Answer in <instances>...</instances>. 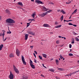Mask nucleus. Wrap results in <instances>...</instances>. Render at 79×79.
Returning a JSON list of instances; mask_svg holds the SVG:
<instances>
[{
	"instance_id": "nucleus-30",
	"label": "nucleus",
	"mask_w": 79,
	"mask_h": 79,
	"mask_svg": "<svg viewBox=\"0 0 79 79\" xmlns=\"http://www.w3.org/2000/svg\"><path fill=\"white\" fill-rule=\"evenodd\" d=\"M39 57L40 60H42V57L40 56H39Z\"/></svg>"
},
{
	"instance_id": "nucleus-63",
	"label": "nucleus",
	"mask_w": 79,
	"mask_h": 79,
	"mask_svg": "<svg viewBox=\"0 0 79 79\" xmlns=\"http://www.w3.org/2000/svg\"><path fill=\"white\" fill-rule=\"evenodd\" d=\"M41 45H44L42 43V42H41Z\"/></svg>"
},
{
	"instance_id": "nucleus-49",
	"label": "nucleus",
	"mask_w": 79,
	"mask_h": 79,
	"mask_svg": "<svg viewBox=\"0 0 79 79\" xmlns=\"http://www.w3.org/2000/svg\"><path fill=\"white\" fill-rule=\"evenodd\" d=\"M73 26H74V27H77V25H76L73 24Z\"/></svg>"
},
{
	"instance_id": "nucleus-21",
	"label": "nucleus",
	"mask_w": 79,
	"mask_h": 79,
	"mask_svg": "<svg viewBox=\"0 0 79 79\" xmlns=\"http://www.w3.org/2000/svg\"><path fill=\"white\" fill-rule=\"evenodd\" d=\"M43 10H44V11H47V10H48L47 9V8H46L44 6L43 7Z\"/></svg>"
},
{
	"instance_id": "nucleus-60",
	"label": "nucleus",
	"mask_w": 79,
	"mask_h": 79,
	"mask_svg": "<svg viewBox=\"0 0 79 79\" xmlns=\"http://www.w3.org/2000/svg\"><path fill=\"white\" fill-rule=\"evenodd\" d=\"M73 21V20H69V21Z\"/></svg>"
},
{
	"instance_id": "nucleus-28",
	"label": "nucleus",
	"mask_w": 79,
	"mask_h": 79,
	"mask_svg": "<svg viewBox=\"0 0 79 79\" xmlns=\"http://www.w3.org/2000/svg\"><path fill=\"white\" fill-rule=\"evenodd\" d=\"M52 10H50L48 11H47L46 13H50V12H52Z\"/></svg>"
},
{
	"instance_id": "nucleus-25",
	"label": "nucleus",
	"mask_w": 79,
	"mask_h": 79,
	"mask_svg": "<svg viewBox=\"0 0 79 79\" xmlns=\"http://www.w3.org/2000/svg\"><path fill=\"white\" fill-rule=\"evenodd\" d=\"M72 41L71 42V44H74V38H72Z\"/></svg>"
},
{
	"instance_id": "nucleus-16",
	"label": "nucleus",
	"mask_w": 79,
	"mask_h": 79,
	"mask_svg": "<svg viewBox=\"0 0 79 79\" xmlns=\"http://www.w3.org/2000/svg\"><path fill=\"white\" fill-rule=\"evenodd\" d=\"M56 63L57 65L59 64V62H58V60L57 59L56 60Z\"/></svg>"
},
{
	"instance_id": "nucleus-18",
	"label": "nucleus",
	"mask_w": 79,
	"mask_h": 79,
	"mask_svg": "<svg viewBox=\"0 0 79 79\" xmlns=\"http://www.w3.org/2000/svg\"><path fill=\"white\" fill-rule=\"evenodd\" d=\"M61 27V25H60L56 26H55V28H58V27Z\"/></svg>"
},
{
	"instance_id": "nucleus-8",
	"label": "nucleus",
	"mask_w": 79,
	"mask_h": 79,
	"mask_svg": "<svg viewBox=\"0 0 79 79\" xmlns=\"http://www.w3.org/2000/svg\"><path fill=\"white\" fill-rule=\"evenodd\" d=\"M15 71L16 73H17V74H19V70H18L17 69H15L14 70Z\"/></svg>"
},
{
	"instance_id": "nucleus-20",
	"label": "nucleus",
	"mask_w": 79,
	"mask_h": 79,
	"mask_svg": "<svg viewBox=\"0 0 79 79\" xmlns=\"http://www.w3.org/2000/svg\"><path fill=\"white\" fill-rule=\"evenodd\" d=\"M27 77H26L25 76H23L22 77V79H27Z\"/></svg>"
},
{
	"instance_id": "nucleus-38",
	"label": "nucleus",
	"mask_w": 79,
	"mask_h": 79,
	"mask_svg": "<svg viewBox=\"0 0 79 79\" xmlns=\"http://www.w3.org/2000/svg\"><path fill=\"white\" fill-rule=\"evenodd\" d=\"M71 1H70L69 2H66V4H69V3H71Z\"/></svg>"
},
{
	"instance_id": "nucleus-59",
	"label": "nucleus",
	"mask_w": 79,
	"mask_h": 79,
	"mask_svg": "<svg viewBox=\"0 0 79 79\" xmlns=\"http://www.w3.org/2000/svg\"><path fill=\"white\" fill-rule=\"evenodd\" d=\"M3 42H5V40H6V39H4H4H3Z\"/></svg>"
},
{
	"instance_id": "nucleus-12",
	"label": "nucleus",
	"mask_w": 79,
	"mask_h": 79,
	"mask_svg": "<svg viewBox=\"0 0 79 79\" xmlns=\"http://www.w3.org/2000/svg\"><path fill=\"white\" fill-rule=\"evenodd\" d=\"M17 4L18 5H21V6H23V3H22V2H19Z\"/></svg>"
},
{
	"instance_id": "nucleus-34",
	"label": "nucleus",
	"mask_w": 79,
	"mask_h": 79,
	"mask_svg": "<svg viewBox=\"0 0 79 79\" xmlns=\"http://www.w3.org/2000/svg\"><path fill=\"white\" fill-rule=\"evenodd\" d=\"M77 9H76L74 11V13H76V12H77Z\"/></svg>"
},
{
	"instance_id": "nucleus-24",
	"label": "nucleus",
	"mask_w": 79,
	"mask_h": 79,
	"mask_svg": "<svg viewBox=\"0 0 79 79\" xmlns=\"http://www.w3.org/2000/svg\"><path fill=\"white\" fill-rule=\"evenodd\" d=\"M58 70L59 71H63L64 70V69L58 68Z\"/></svg>"
},
{
	"instance_id": "nucleus-13",
	"label": "nucleus",
	"mask_w": 79,
	"mask_h": 79,
	"mask_svg": "<svg viewBox=\"0 0 79 79\" xmlns=\"http://www.w3.org/2000/svg\"><path fill=\"white\" fill-rule=\"evenodd\" d=\"M6 13H8V14H10V11L8 9H6Z\"/></svg>"
},
{
	"instance_id": "nucleus-41",
	"label": "nucleus",
	"mask_w": 79,
	"mask_h": 79,
	"mask_svg": "<svg viewBox=\"0 0 79 79\" xmlns=\"http://www.w3.org/2000/svg\"><path fill=\"white\" fill-rule=\"evenodd\" d=\"M49 3L50 4H51L52 5H54V3L52 2H50Z\"/></svg>"
},
{
	"instance_id": "nucleus-53",
	"label": "nucleus",
	"mask_w": 79,
	"mask_h": 79,
	"mask_svg": "<svg viewBox=\"0 0 79 79\" xmlns=\"http://www.w3.org/2000/svg\"><path fill=\"white\" fill-rule=\"evenodd\" d=\"M2 32H3V33H5V30H2Z\"/></svg>"
},
{
	"instance_id": "nucleus-5",
	"label": "nucleus",
	"mask_w": 79,
	"mask_h": 79,
	"mask_svg": "<svg viewBox=\"0 0 79 79\" xmlns=\"http://www.w3.org/2000/svg\"><path fill=\"white\" fill-rule=\"evenodd\" d=\"M19 53H20V52L17 49L16 50V54L17 55V56H19Z\"/></svg>"
},
{
	"instance_id": "nucleus-6",
	"label": "nucleus",
	"mask_w": 79,
	"mask_h": 79,
	"mask_svg": "<svg viewBox=\"0 0 79 79\" xmlns=\"http://www.w3.org/2000/svg\"><path fill=\"white\" fill-rule=\"evenodd\" d=\"M28 34H31V35H35V33H33V32L32 31H28Z\"/></svg>"
},
{
	"instance_id": "nucleus-61",
	"label": "nucleus",
	"mask_w": 79,
	"mask_h": 79,
	"mask_svg": "<svg viewBox=\"0 0 79 79\" xmlns=\"http://www.w3.org/2000/svg\"><path fill=\"white\" fill-rule=\"evenodd\" d=\"M71 16H72V15H70V17L69 18V19H71Z\"/></svg>"
},
{
	"instance_id": "nucleus-23",
	"label": "nucleus",
	"mask_w": 79,
	"mask_h": 79,
	"mask_svg": "<svg viewBox=\"0 0 79 79\" xmlns=\"http://www.w3.org/2000/svg\"><path fill=\"white\" fill-rule=\"evenodd\" d=\"M30 65L32 64L33 63L32 62V60H31V59H30Z\"/></svg>"
},
{
	"instance_id": "nucleus-44",
	"label": "nucleus",
	"mask_w": 79,
	"mask_h": 79,
	"mask_svg": "<svg viewBox=\"0 0 79 79\" xmlns=\"http://www.w3.org/2000/svg\"><path fill=\"white\" fill-rule=\"evenodd\" d=\"M33 47H34V46H30V48H31V49H32Z\"/></svg>"
},
{
	"instance_id": "nucleus-47",
	"label": "nucleus",
	"mask_w": 79,
	"mask_h": 79,
	"mask_svg": "<svg viewBox=\"0 0 79 79\" xmlns=\"http://www.w3.org/2000/svg\"><path fill=\"white\" fill-rule=\"evenodd\" d=\"M41 76H42V77H45V76H44V75L42 74L41 75Z\"/></svg>"
},
{
	"instance_id": "nucleus-11",
	"label": "nucleus",
	"mask_w": 79,
	"mask_h": 79,
	"mask_svg": "<svg viewBox=\"0 0 79 79\" xmlns=\"http://www.w3.org/2000/svg\"><path fill=\"white\" fill-rule=\"evenodd\" d=\"M31 67L33 69H35V65L33 64H31V65H30Z\"/></svg>"
},
{
	"instance_id": "nucleus-51",
	"label": "nucleus",
	"mask_w": 79,
	"mask_h": 79,
	"mask_svg": "<svg viewBox=\"0 0 79 79\" xmlns=\"http://www.w3.org/2000/svg\"><path fill=\"white\" fill-rule=\"evenodd\" d=\"M34 60H35L34 61V62L35 63H37V60H36L35 59H34Z\"/></svg>"
},
{
	"instance_id": "nucleus-35",
	"label": "nucleus",
	"mask_w": 79,
	"mask_h": 79,
	"mask_svg": "<svg viewBox=\"0 0 79 79\" xmlns=\"http://www.w3.org/2000/svg\"><path fill=\"white\" fill-rule=\"evenodd\" d=\"M13 68H14V70H15V69H17L16 67V66L14 65H13Z\"/></svg>"
},
{
	"instance_id": "nucleus-33",
	"label": "nucleus",
	"mask_w": 79,
	"mask_h": 79,
	"mask_svg": "<svg viewBox=\"0 0 79 79\" xmlns=\"http://www.w3.org/2000/svg\"><path fill=\"white\" fill-rule=\"evenodd\" d=\"M68 24H69V26H71V25H73V24H72V23H69Z\"/></svg>"
},
{
	"instance_id": "nucleus-45",
	"label": "nucleus",
	"mask_w": 79,
	"mask_h": 79,
	"mask_svg": "<svg viewBox=\"0 0 79 79\" xmlns=\"http://www.w3.org/2000/svg\"><path fill=\"white\" fill-rule=\"evenodd\" d=\"M64 23H65L64 21H66V22H69V20H64Z\"/></svg>"
},
{
	"instance_id": "nucleus-56",
	"label": "nucleus",
	"mask_w": 79,
	"mask_h": 79,
	"mask_svg": "<svg viewBox=\"0 0 79 79\" xmlns=\"http://www.w3.org/2000/svg\"><path fill=\"white\" fill-rule=\"evenodd\" d=\"M71 74H70V76H71V75H72V74H73L74 73H73V72L72 73H70Z\"/></svg>"
},
{
	"instance_id": "nucleus-10",
	"label": "nucleus",
	"mask_w": 79,
	"mask_h": 79,
	"mask_svg": "<svg viewBox=\"0 0 79 79\" xmlns=\"http://www.w3.org/2000/svg\"><path fill=\"white\" fill-rule=\"evenodd\" d=\"M25 39L26 40H27V38H28V35L27 34H26L25 35Z\"/></svg>"
},
{
	"instance_id": "nucleus-36",
	"label": "nucleus",
	"mask_w": 79,
	"mask_h": 79,
	"mask_svg": "<svg viewBox=\"0 0 79 79\" xmlns=\"http://www.w3.org/2000/svg\"><path fill=\"white\" fill-rule=\"evenodd\" d=\"M35 14H33L32 15H31V16H32L33 18H34V16H35Z\"/></svg>"
},
{
	"instance_id": "nucleus-7",
	"label": "nucleus",
	"mask_w": 79,
	"mask_h": 79,
	"mask_svg": "<svg viewBox=\"0 0 79 79\" xmlns=\"http://www.w3.org/2000/svg\"><path fill=\"white\" fill-rule=\"evenodd\" d=\"M43 26L44 27H49V25H48V24H44L43 25Z\"/></svg>"
},
{
	"instance_id": "nucleus-2",
	"label": "nucleus",
	"mask_w": 79,
	"mask_h": 79,
	"mask_svg": "<svg viewBox=\"0 0 79 79\" xmlns=\"http://www.w3.org/2000/svg\"><path fill=\"white\" fill-rule=\"evenodd\" d=\"M22 60L23 64H24V65H26V62L25 61L23 55L22 56Z\"/></svg>"
},
{
	"instance_id": "nucleus-50",
	"label": "nucleus",
	"mask_w": 79,
	"mask_h": 79,
	"mask_svg": "<svg viewBox=\"0 0 79 79\" xmlns=\"http://www.w3.org/2000/svg\"><path fill=\"white\" fill-rule=\"evenodd\" d=\"M77 72H78L77 71H76L74 72L73 73V74H76V73H77Z\"/></svg>"
},
{
	"instance_id": "nucleus-32",
	"label": "nucleus",
	"mask_w": 79,
	"mask_h": 79,
	"mask_svg": "<svg viewBox=\"0 0 79 79\" xmlns=\"http://www.w3.org/2000/svg\"><path fill=\"white\" fill-rule=\"evenodd\" d=\"M69 56H73V54L71 53H70L69 54Z\"/></svg>"
},
{
	"instance_id": "nucleus-58",
	"label": "nucleus",
	"mask_w": 79,
	"mask_h": 79,
	"mask_svg": "<svg viewBox=\"0 0 79 79\" xmlns=\"http://www.w3.org/2000/svg\"><path fill=\"white\" fill-rule=\"evenodd\" d=\"M38 15L39 16H40L41 17V14H39Z\"/></svg>"
},
{
	"instance_id": "nucleus-22",
	"label": "nucleus",
	"mask_w": 79,
	"mask_h": 79,
	"mask_svg": "<svg viewBox=\"0 0 79 79\" xmlns=\"http://www.w3.org/2000/svg\"><path fill=\"white\" fill-rule=\"evenodd\" d=\"M44 57L46 58H47V55L45 54H43L42 55Z\"/></svg>"
},
{
	"instance_id": "nucleus-54",
	"label": "nucleus",
	"mask_w": 79,
	"mask_h": 79,
	"mask_svg": "<svg viewBox=\"0 0 79 79\" xmlns=\"http://www.w3.org/2000/svg\"><path fill=\"white\" fill-rule=\"evenodd\" d=\"M55 23L56 25H57V24H58L57 22H56Z\"/></svg>"
},
{
	"instance_id": "nucleus-31",
	"label": "nucleus",
	"mask_w": 79,
	"mask_h": 79,
	"mask_svg": "<svg viewBox=\"0 0 79 79\" xmlns=\"http://www.w3.org/2000/svg\"><path fill=\"white\" fill-rule=\"evenodd\" d=\"M2 38H3V40L4 39V35H5V33H3V34H2Z\"/></svg>"
},
{
	"instance_id": "nucleus-9",
	"label": "nucleus",
	"mask_w": 79,
	"mask_h": 79,
	"mask_svg": "<svg viewBox=\"0 0 79 79\" xmlns=\"http://www.w3.org/2000/svg\"><path fill=\"white\" fill-rule=\"evenodd\" d=\"M47 14V13H43L42 14H41V17H44V16H45Z\"/></svg>"
},
{
	"instance_id": "nucleus-17",
	"label": "nucleus",
	"mask_w": 79,
	"mask_h": 79,
	"mask_svg": "<svg viewBox=\"0 0 79 79\" xmlns=\"http://www.w3.org/2000/svg\"><path fill=\"white\" fill-rule=\"evenodd\" d=\"M48 71H51V72H55V71H54V69H49Z\"/></svg>"
},
{
	"instance_id": "nucleus-43",
	"label": "nucleus",
	"mask_w": 79,
	"mask_h": 79,
	"mask_svg": "<svg viewBox=\"0 0 79 79\" xmlns=\"http://www.w3.org/2000/svg\"><path fill=\"white\" fill-rule=\"evenodd\" d=\"M42 65L44 68H47V67L44 66V64H42Z\"/></svg>"
},
{
	"instance_id": "nucleus-26",
	"label": "nucleus",
	"mask_w": 79,
	"mask_h": 79,
	"mask_svg": "<svg viewBox=\"0 0 79 79\" xmlns=\"http://www.w3.org/2000/svg\"><path fill=\"white\" fill-rule=\"evenodd\" d=\"M27 27H29V26H30V23H27Z\"/></svg>"
},
{
	"instance_id": "nucleus-42",
	"label": "nucleus",
	"mask_w": 79,
	"mask_h": 79,
	"mask_svg": "<svg viewBox=\"0 0 79 79\" xmlns=\"http://www.w3.org/2000/svg\"><path fill=\"white\" fill-rule=\"evenodd\" d=\"M56 79H60V77H57V76L56 77Z\"/></svg>"
},
{
	"instance_id": "nucleus-48",
	"label": "nucleus",
	"mask_w": 79,
	"mask_h": 79,
	"mask_svg": "<svg viewBox=\"0 0 79 79\" xmlns=\"http://www.w3.org/2000/svg\"><path fill=\"white\" fill-rule=\"evenodd\" d=\"M34 52L36 55H37V52L35 51H34Z\"/></svg>"
},
{
	"instance_id": "nucleus-1",
	"label": "nucleus",
	"mask_w": 79,
	"mask_h": 79,
	"mask_svg": "<svg viewBox=\"0 0 79 79\" xmlns=\"http://www.w3.org/2000/svg\"><path fill=\"white\" fill-rule=\"evenodd\" d=\"M6 22L7 23H10L9 24V25H11L13 26V24H14L15 23V21L11 19H8L6 20Z\"/></svg>"
},
{
	"instance_id": "nucleus-64",
	"label": "nucleus",
	"mask_w": 79,
	"mask_h": 79,
	"mask_svg": "<svg viewBox=\"0 0 79 79\" xmlns=\"http://www.w3.org/2000/svg\"><path fill=\"white\" fill-rule=\"evenodd\" d=\"M7 34H9V31H7Z\"/></svg>"
},
{
	"instance_id": "nucleus-4",
	"label": "nucleus",
	"mask_w": 79,
	"mask_h": 79,
	"mask_svg": "<svg viewBox=\"0 0 79 79\" xmlns=\"http://www.w3.org/2000/svg\"><path fill=\"white\" fill-rule=\"evenodd\" d=\"M9 77L10 79H13L14 78V76H13V74L11 73V72H10V75L9 76Z\"/></svg>"
},
{
	"instance_id": "nucleus-46",
	"label": "nucleus",
	"mask_w": 79,
	"mask_h": 79,
	"mask_svg": "<svg viewBox=\"0 0 79 79\" xmlns=\"http://www.w3.org/2000/svg\"><path fill=\"white\" fill-rule=\"evenodd\" d=\"M33 55H34V56L35 57V58H36V55H35V53H33Z\"/></svg>"
},
{
	"instance_id": "nucleus-15",
	"label": "nucleus",
	"mask_w": 79,
	"mask_h": 79,
	"mask_svg": "<svg viewBox=\"0 0 79 79\" xmlns=\"http://www.w3.org/2000/svg\"><path fill=\"white\" fill-rule=\"evenodd\" d=\"M3 47V44H2L0 45V50H2V48Z\"/></svg>"
},
{
	"instance_id": "nucleus-27",
	"label": "nucleus",
	"mask_w": 79,
	"mask_h": 79,
	"mask_svg": "<svg viewBox=\"0 0 79 79\" xmlns=\"http://www.w3.org/2000/svg\"><path fill=\"white\" fill-rule=\"evenodd\" d=\"M61 21H63V16L62 15L61 17Z\"/></svg>"
},
{
	"instance_id": "nucleus-29",
	"label": "nucleus",
	"mask_w": 79,
	"mask_h": 79,
	"mask_svg": "<svg viewBox=\"0 0 79 79\" xmlns=\"http://www.w3.org/2000/svg\"><path fill=\"white\" fill-rule=\"evenodd\" d=\"M75 39H76V40L77 41V42H79V39L77 38V37H76Z\"/></svg>"
},
{
	"instance_id": "nucleus-37",
	"label": "nucleus",
	"mask_w": 79,
	"mask_h": 79,
	"mask_svg": "<svg viewBox=\"0 0 79 79\" xmlns=\"http://www.w3.org/2000/svg\"><path fill=\"white\" fill-rule=\"evenodd\" d=\"M69 47L70 48H71V47H72V45H71V44H69Z\"/></svg>"
},
{
	"instance_id": "nucleus-39",
	"label": "nucleus",
	"mask_w": 79,
	"mask_h": 79,
	"mask_svg": "<svg viewBox=\"0 0 79 79\" xmlns=\"http://www.w3.org/2000/svg\"><path fill=\"white\" fill-rule=\"evenodd\" d=\"M60 58L61 59H63V56H61V55L60 56Z\"/></svg>"
},
{
	"instance_id": "nucleus-14",
	"label": "nucleus",
	"mask_w": 79,
	"mask_h": 79,
	"mask_svg": "<svg viewBox=\"0 0 79 79\" xmlns=\"http://www.w3.org/2000/svg\"><path fill=\"white\" fill-rule=\"evenodd\" d=\"M10 58H13L14 57V56L12 54H10L9 55Z\"/></svg>"
},
{
	"instance_id": "nucleus-55",
	"label": "nucleus",
	"mask_w": 79,
	"mask_h": 79,
	"mask_svg": "<svg viewBox=\"0 0 79 79\" xmlns=\"http://www.w3.org/2000/svg\"><path fill=\"white\" fill-rule=\"evenodd\" d=\"M60 11H61L59 9V10H57L58 12H60Z\"/></svg>"
},
{
	"instance_id": "nucleus-52",
	"label": "nucleus",
	"mask_w": 79,
	"mask_h": 79,
	"mask_svg": "<svg viewBox=\"0 0 79 79\" xmlns=\"http://www.w3.org/2000/svg\"><path fill=\"white\" fill-rule=\"evenodd\" d=\"M28 20V21H32L33 19H29Z\"/></svg>"
},
{
	"instance_id": "nucleus-40",
	"label": "nucleus",
	"mask_w": 79,
	"mask_h": 79,
	"mask_svg": "<svg viewBox=\"0 0 79 79\" xmlns=\"http://www.w3.org/2000/svg\"><path fill=\"white\" fill-rule=\"evenodd\" d=\"M56 44H59V43H60V42H59V41L57 40V41H56Z\"/></svg>"
},
{
	"instance_id": "nucleus-62",
	"label": "nucleus",
	"mask_w": 79,
	"mask_h": 79,
	"mask_svg": "<svg viewBox=\"0 0 79 79\" xmlns=\"http://www.w3.org/2000/svg\"><path fill=\"white\" fill-rule=\"evenodd\" d=\"M58 37H59V38H61V36H58Z\"/></svg>"
},
{
	"instance_id": "nucleus-19",
	"label": "nucleus",
	"mask_w": 79,
	"mask_h": 79,
	"mask_svg": "<svg viewBox=\"0 0 79 79\" xmlns=\"http://www.w3.org/2000/svg\"><path fill=\"white\" fill-rule=\"evenodd\" d=\"M60 13H62L63 14H66V12H64V11L63 10H61V11L60 12Z\"/></svg>"
},
{
	"instance_id": "nucleus-57",
	"label": "nucleus",
	"mask_w": 79,
	"mask_h": 79,
	"mask_svg": "<svg viewBox=\"0 0 79 79\" xmlns=\"http://www.w3.org/2000/svg\"><path fill=\"white\" fill-rule=\"evenodd\" d=\"M9 34H10L11 33V32L10 31V30H9Z\"/></svg>"
},
{
	"instance_id": "nucleus-3",
	"label": "nucleus",
	"mask_w": 79,
	"mask_h": 79,
	"mask_svg": "<svg viewBox=\"0 0 79 79\" xmlns=\"http://www.w3.org/2000/svg\"><path fill=\"white\" fill-rule=\"evenodd\" d=\"M35 3H37L38 4H44L42 2H41L40 0H35Z\"/></svg>"
}]
</instances>
